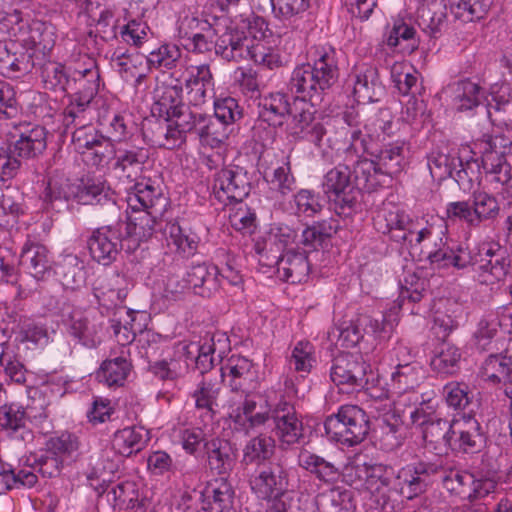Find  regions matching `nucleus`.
I'll use <instances>...</instances> for the list:
<instances>
[{
  "instance_id": "a18cd8bd",
  "label": "nucleus",
  "mask_w": 512,
  "mask_h": 512,
  "mask_svg": "<svg viewBox=\"0 0 512 512\" xmlns=\"http://www.w3.org/2000/svg\"><path fill=\"white\" fill-rule=\"evenodd\" d=\"M182 87L178 85L164 86L157 90V99L152 106V114L158 115L162 120H169L180 107L185 105L182 101Z\"/></svg>"
},
{
  "instance_id": "aec40b11",
  "label": "nucleus",
  "mask_w": 512,
  "mask_h": 512,
  "mask_svg": "<svg viewBox=\"0 0 512 512\" xmlns=\"http://www.w3.org/2000/svg\"><path fill=\"white\" fill-rule=\"evenodd\" d=\"M148 160L149 149L146 147L135 145L119 147L114 151L113 170L120 180H126L132 184L139 179Z\"/></svg>"
},
{
  "instance_id": "c85d7f7f",
  "label": "nucleus",
  "mask_w": 512,
  "mask_h": 512,
  "mask_svg": "<svg viewBox=\"0 0 512 512\" xmlns=\"http://www.w3.org/2000/svg\"><path fill=\"white\" fill-rule=\"evenodd\" d=\"M421 431L426 448L435 451L436 454L446 453L452 448L454 418L447 420L438 416Z\"/></svg>"
},
{
  "instance_id": "79ce46f5",
  "label": "nucleus",
  "mask_w": 512,
  "mask_h": 512,
  "mask_svg": "<svg viewBox=\"0 0 512 512\" xmlns=\"http://www.w3.org/2000/svg\"><path fill=\"white\" fill-rule=\"evenodd\" d=\"M63 322L70 335L78 339L82 345L92 348L99 342L95 327L90 324L83 311L73 309L67 316H64Z\"/></svg>"
},
{
  "instance_id": "de8ad7c7",
  "label": "nucleus",
  "mask_w": 512,
  "mask_h": 512,
  "mask_svg": "<svg viewBox=\"0 0 512 512\" xmlns=\"http://www.w3.org/2000/svg\"><path fill=\"white\" fill-rule=\"evenodd\" d=\"M58 275L65 289L78 290L85 285L84 265L76 256L68 255L61 261Z\"/></svg>"
},
{
  "instance_id": "8fccbe9b",
  "label": "nucleus",
  "mask_w": 512,
  "mask_h": 512,
  "mask_svg": "<svg viewBox=\"0 0 512 512\" xmlns=\"http://www.w3.org/2000/svg\"><path fill=\"white\" fill-rule=\"evenodd\" d=\"M492 4L493 0H451L450 10L455 18L472 22L484 18Z\"/></svg>"
},
{
  "instance_id": "338daca9",
  "label": "nucleus",
  "mask_w": 512,
  "mask_h": 512,
  "mask_svg": "<svg viewBox=\"0 0 512 512\" xmlns=\"http://www.w3.org/2000/svg\"><path fill=\"white\" fill-rule=\"evenodd\" d=\"M74 193V184L68 180L49 179L44 192V201L54 208L57 202L63 203L74 199Z\"/></svg>"
},
{
  "instance_id": "09e8293b",
  "label": "nucleus",
  "mask_w": 512,
  "mask_h": 512,
  "mask_svg": "<svg viewBox=\"0 0 512 512\" xmlns=\"http://www.w3.org/2000/svg\"><path fill=\"white\" fill-rule=\"evenodd\" d=\"M404 144L389 143L375 154V162L385 175H395L402 171L404 164Z\"/></svg>"
},
{
  "instance_id": "c9c22d12",
  "label": "nucleus",
  "mask_w": 512,
  "mask_h": 512,
  "mask_svg": "<svg viewBox=\"0 0 512 512\" xmlns=\"http://www.w3.org/2000/svg\"><path fill=\"white\" fill-rule=\"evenodd\" d=\"M133 190L127 197V204L131 210L146 209L165 211L167 204L166 198L159 189L154 187L149 181L133 182Z\"/></svg>"
},
{
  "instance_id": "7c9ffc66",
  "label": "nucleus",
  "mask_w": 512,
  "mask_h": 512,
  "mask_svg": "<svg viewBox=\"0 0 512 512\" xmlns=\"http://www.w3.org/2000/svg\"><path fill=\"white\" fill-rule=\"evenodd\" d=\"M234 490L226 477L207 483L202 491L203 508L209 512H225L232 508Z\"/></svg>"
},
{
  "instance_id": "f257e3e1",
  "label": "nucleus",
  "mask_w": 512,
  "mask_h": 512,
  "mask_svg": "<svg viewBox=\"0 0 512 512\" xmlns=\"http://www.w3.org/2000/svg\"><path fill=\"white\" fill-rule=\"evenodd\" d=\"M339 78L337 52L332 47L316 49L313 62L297 65L289 80L294 100L293 135L320 146L326 135V118L317 113L314 103L335 85Z\"/></svg>"
},
{
  "instance_id": "4d7b16f0",
  "label": "nucleus",
  "mask_w": 512,
  "mask_h": 512,
  "mask_svg": "<svg viewBox=\"0 0 512 512\" xmlns=\"http://www.w3.org/2000/svg\"><path fill=\"white\" fill-rule=\"evenodd\" d=\"M441 479L443 487L451 494L466 498L469 488L474 483V475L458 469L445 470L443 467V473L438 476L437 479Z\"/></svg>"
},
{
  "instance_id": "680f3d73",
  "label": "nucleus",
  "mask_w": 512,
  "mask_h": 512,
  "mask_svg": "<svg viewBox=\"0 0 512 512\" xmlns=\"http://www.w3.org/2000/svg\"><path fill=\"white\" fill-rule=\"evenodd\" d=\"M501 322L496 314L490 313L483 316L473 334L475 345L480 350H487L492 340L498 334Z\"/></svg>"
},
{
  "instance_id": "f704fd0d",
  "label": "nucleus",
  "mask_w": 512,
  "mask_h": 512,
  "mask_svg": "<svg viewBox=\"0 0 512 512\" xmlns=\"http://www.w3.org/2000/svg\"><path fill=\"white\" fill-rule=\"evenodd\" d=\"M384 87L380 81L378 69L364 66L355 74L353 94L358 103H371L378 100Z\"/></svg>"
},
{
  "instance_id": "39448f33",
  "label": "nucleus",
  "mask_w": 512,
  "mask_h": 512,
  "mask_svg": "<svg viewBox=\"0 0 512 512\" xmlns=\"http://www.w3.org/2000/svg\"><path fill=\"white\" fill-rule=\"evenodd\" d=\"M266 29L267 24L262 17H254L242 27L229 26L216 40V54L227 61L249 59L255 41L266 36Z\"/></svg>"
},
{
  "instance_id": "b1692460",
  "label": "nucleus",
  "mask_w": 512,
  "mask_h": 512,
  "mask_svg": "<svg viewBox=\"0 0 512 512\" xmlns=\"http://www.w3.org/2000/svg\"><path fill=\"white\" fill-rule=\"evenodd\" d=\"M15 42L0 41V74L16 79L30 73L34 67L33 57L26 52H16Z\"/></svg>"
},
{
  "instance_id": "774afa93",
  "label": "nucleus",
  "mask_w": 512,
  "mask_h": 512,
  "mask_svg": "<svg viewBox=\"0 0 512 512\" xmlns=\"http://www.w3.org/2000/svg\"><path fill=\"white\" fill-rule=\"evenodd\" d=\"M314 362V346L308 341L298 342L290 356V367L297 372L309 373Z\"/></svg>"
},
{
  "instance_id": "dca6fc26",
  "label": "nucleus",
  "mask_w": 512,
  "mask_h": 512,
  "mask_svg": "<svg viewBox=\"0 0 512 512\" xmlns=\"http://www.w3.org/2000/svg\"><path fill=\"white\" fill-rule=\"evenodd\" d=\"M47 129L39 124L20 123L10 134V152L21 160L36 159L47 148Z\"/></svg>"
},
{
  "instance_id": "37998d69",
  "label": "nucleus",
  "mask_w": 512,
  "mask_h": 512,
  "mask_svg": "<svg viewBox=\"0 0 512 512\" xmlns=\"http://www.w3.org/2000/svg\"><path fill=\"white\" fill-rule=\"evenodd\" d=\"M363 117V126L371 137L391 136L397 130V123L388 108H366Z\"/></svg>"
},
{
  "instance_id": "a19ab883",
  "label": "nucleus",
  "mask_w": 512,
  "mask_h": 512,
  "mask_svg": "<svg viewBox=\"0 0 512 512\" xmlns=\"http://www.w3.org/2000/svg\"><path fill=\"white\" fill-rule=\"evenodd\" d=\"M274 431L282 450L301 445L305 440V428L299 415L274 421Z\"/></svg>"
},
{
  "instance_id": "5fc2aeb1",
  "label": "nucleus",
  "mask_w": 512,
  "mask_h": 512,
  "mask_svg": "<svg viewBox=\"0 0 512 512\" xmlns=\"http://www.w3.org/2000/svg\"><path fill=\"white\" fill-rule=\"evenodd\" d=\"M131 370V364L120 356L101 364L97 377L108 386H122Z\"/></svg>"
},
{
  "instance_id": "473e14b6",
  "label": "nucleus",
  "mask_w": 512,
  "mask_h": 512,
  "mask_svg": "<svg viewBox=\"0 0 512 512\" xmlns=\"http://www.w3.org/2000/svg\"><path fill=\"white\" fill-rule=\"evenodd\" d=\"M28 417L24 407L16 403L0 406V427L10 437L21 441L32 440V431L27 427Z\"/></svg>"
},
{
  "instance_id": "bb28decb",
  "label": "nucleus",
  "mask_w": 512,
  "mask_h": 512,
  "mask_svg": "<svg viewBox=\"0 0 512 512\" xmlns=\"http://www.w3.org/2000/svg\"><path fill=\"white\" fill-rule=\"evenodd\" d=\"M274 266L283 279L292 284L304 282L309 277L310 263L306 251L289 249L277 257Z\"/></svg>"
},
{
  "instance_id": "c756f323",
  "label": "nucleus",
  "mask_w": 512,
  "mask_h": 512,
  "mask_svg": "<svg viewBox=\"0 0 512 512\" xmlns=\"http://www.w3.org/2000/svg\"><path fill=\"white\" fill-rule=\"evenodd\" d=\"M299 467L325 484H334L340 479V467L324 457L302 448L297 456Z\"/></svg>"
},
{
  "instance_id": "7ed1b4c3",
  "label": "nucleus",
  "mask_w": 512,
  "mask_h": 512,
  "mask_svg": "<svg viewBox=\"0 0 512 512\" xmlns=\"http://www.w3.org/2000/svg\"><path fill=\"white\" fill-rule=\"evenodd\" d=\"M169 120L149 122L145 134L150 133V141L160 148L174 149L186 141L190 132H198L204 121V114L197 112L189 104L180 105Z\"/></svg>"
},
{
  "instance_id": "72a5a7b5",
  "label": "nucleus",
  "mask_w": 512,
  "mask_h": 512,
  "mask_svg": "<svg viewBox=\"0 0 512 512\" xmlns=\"http://www.w3.org/2000/svg\"><path fill=\"white\" fill-rule=\"evenodd\" d=\"M370 325L373 332L379 331V322L367 315H358L350 320H343L331 334L337 336V341L344 348L355 347L363 338L365 327Z\"/></svg>"
},
{
  "instance_id": "69168bd1",
  "label": "nucleus",
  "mask_w": 512,
  "mask_h": 512,
  "mask_svg": "<svg viewBox=\"0 0 512 512\" xmlns=\"http://www.w3.org/2000/svg\"><path fill=\"white\" fill-rule=\"evenodd\" d=\"M180 57L181 51L176 45L164 44L149 52L147 62L155 68L172 69Z\"/></svg>"
},
{
  "instance_id": "a211bd4d",
  "label": "nucleus",
  "mask_w": 512,
  "mask_h": 512,
  "mask_svg": "<svg viewBox=\"0 0 512 512\" xmlns=\"http://www.w3.org/2000/svg\"><path fill=\"white\" fill-rule=\"evenodd\" d=\"M396 473L383 464H371L366 488L371 491L375 503L382 512H395L394 483Z\"/></svg>"
},
{
  "instance_id": "864d4df0",
  "label": "nucleus",
  "mask_w": 512,
  "mask_h": 512,
  "mask_svg": "<svg viewBox=\"0 0 512 512\" xmlns=\"http://www.w3.org/2000/svg\"><path fill=\"white\" fill-rule=\"evenodd\" d=\"M74 69L60 63H48L42 69V79L47 89L69 94Z\"/></svg>"
},
{
  "instance_id": "e2e57ef3",
  "label": "nucleus",
  "mask_w": 512,
  "mask_h": 512,
  "mask_svg": "<svg viewBox=\"0 0 512 512\" xmlns=\"http://www.w3.org/2000/svg\"><path fill=\"white\" fill-rule=\"evenodd\" d=\"M86 11L91 19L96 20V36H99L106 42L116 38L114 13L110 9L101 10L97 17L93 3L87 1Z\"/></svg>"
},
{
  "instance_id": "ea45409f",
  "label": "nucleus",
  "mask_w": 512,
  "mask_h": 512,
  "mask_svg": "<svg viewBox=\"0 0 512 512\" xmlns=\"http://www.w3.org/2000/svg\"><path fill=\"white\" fill-rule=\"evenodd\" d=\"M352 174L358 197L362 191L368 193L375 191L382 184L381 177L385 176L375 160L367 158L358 159L354 162Z\"/></svg>"
},
{
  "instance_id": "58836bf2",
  "label": "nucleus",
  "mask_w": 512,
  "mask_h": 512,
  "mask_svg": "<svg viewBox=\"0 0 512 512\" xmlns=\"http://www.w3.org/2000/svg\"><path fill=\"white\" fill-rule=\"evenodd\" d=\"M148 432L143 427H126L114 433L112 450L116 454L129 457L140 452L148 440Z\"/></svg>"
},
{
  "instance_id": "393cba45",
  "label": "nucleus",
  "mask_w": 512,
  "mask_h": 512,
  "mask_svg": "<svg viewBox=\"0 0 512 512\" xmlns=\"http://www.w3.org/2000/svg\"><path fill=\"white\" fill-rule=\"evenodd\" d=\"M20 265L36 280H45L52 274V261L48 249L34 242L26 243L20 254Z\"/></svg>"
},
{
  "instance_id": "bf43d9fd",
  "label": "nucleus",
  "mask_w": 512,
  "mask_h": 512,
  "mask_svg": "<svg viewBox=\"0 0 512 512\" xmlns=\"http://www.w3.org/2000/svg\"><path fill=\"white\" fill-rule=\"evenodd\" d=\"M227 126L213 116L204 115V121L198 126L197 135L203 143L218 147L228 138Z\"/></svg>"
},
{
  "instance_id": "cd10ccee",
  "label": "nucleus",
  "mask_w": 512,
  "mask_h": 512,
  "mask_svg": "<svg viewBox=\"0 0 512 512\" xmlns=\"http://www.w3.org/2000/svg\"><path fill=\"white\" fill-rule=\"evenodd\" d=\"M274 454L275 440L267 434H259L244 446L241 465L245 470H258L271 462Z\"/></svg>"
},
{
  "instance_id": "9b49d317",
  "label": "nucleus",
  "mask_w": 512,
  "mask_h": 512,
  "mask_svg": "<svg viewBox=\"0 0 512 512\" xmlns=\"http://www.w3.org/2000/svg\"><path fill=\"white\" fill-rule=\"evenodd\" d=\"M114 223L95 229L87 240V247L92 259L104 266L116 260L126 241L124 222L114 219Z\"/></svg>"
},
{
  "instance_id": "4468645a",
  "label": "nucleus",
  "mask_w": 512,
  "mask_h": 512,
  "mask_svg": "<svg viewBox=\"0 0 512 512\" xmlns=\"http://www.w3.org/2000/svg\"><path fill=\"white\" fill-rule=\"evenodd\" d=\"M412 218L394 205L384 206L373 218L375 229L405 248L413 247Z\"/></svg>"
},
{
  "instance_id": "5701e85b",
  "label": "nucleus",
  "mask_w": 512,
  "mask_h": 512,
  "mask_svg": "<svg viewBox=\"0 0 512 512\" xmlns=\"http://www.w3.org/2000/svg\"><path fill=\"white\" fill-rule=\"evenodd\" d=\"M394 351L398 363L391 375V386L397 393L401 394L419 386L424 379V370L420 363L416 361L406 362L399 358L400 354L408 353L407 347L399 345Z\"/></svg>"
},
{
  "instance_id": "2f4dec72",
  "label": "nucleus",
  "mask_w": 512,
  "mask_h": 512,
  "mask_svg": "<svg viewBox=\"0 0 512 512\" xmlns=\"http://www.w3.org/2000/svg\"><path fill=\"white\" fill-rule=\"evenodd\" d=\"M258 107V122H266L273 127L282 126L287 116L295 113V107H291L288 97L282 93L263 97Z\"/></svg>"
},
{
  "instance_id": "3c124183",
  "label": "nucleus",
  "mask_w": 512,
  "mask_h": 512,
  "mask_svg": "<svg viewBox=\"0 0 512 512\" xmlns=\"http://www.w3.org/2000/svg\"><path fill=\"white\" fill-rule=\"evenodd\" d=\"M318 512H353L352 493L348 490L330 489L318 495Z\"/></svg>"
},
{
  "instance_id": "0eeeda50",
  "label": "nucleus",
  "mask_w": 512,
  "mask_h": 512,
  "mask_svg": "<svg viewBox=\"0 0 512 512\" xmlns=\"http://www.w3.org/2000/svg\"><path fill=\"white\" fill-rule=\"evenodd\" d=\"M442 473L441 464L428 461H417L399 469L394 483L395 509L399 505L400 497L408 500L418 497L425 493Z\"/></svg>"
},
{
  "instance_id": "9d476101",
  "label": "nucleus",
  "mask_w": 512,
  "mask_h": 512,
  "mask_svg": "<svg viewBox=\"0 0 512 512\" xmlns=\"http://www.w3.org/2000/svg\"><path fill=\"white\" fill-rule=\"evenodd\" d=\"M251 488L263 498H278L294 489L293 474L284 462L271 461L250 476Z\"/></svg>"
},
{
  "instance_id": "0e129e2a",
  "label": "nucleus",
  "mask_w": 512,
  "mask_h": 512,
  "mask_svg": "<svg viewBox=\"0 0 512 512\" xmlns=\"http://www.w3.org/2000/svg\"><path fill=\"white\" fill-rule=\"evenodd\" d=\"M192 348H196L194 343H179L176 346L174 356L171 359L166 360L167 366L169 367V370H171L175 382L188 372L190 362H192L194 357V351H192Z\"/></svg>"
},
{
  "instance_id": "c03bdc74",
  "label": "nucleus",
  "mask_w": 512,
  "mask_h": 512,
  "mask_svg": "<svg viewBox=\"0 0 512 512\" xmlns=\"http://www.w3.org/2000/svg\"><path fill=\"white\" fill-rule=\"evenodd\" d=\"M458 165H461V161L458 157L442 151H432L428 156L430 173L434 179L440 181L449 177L460 181L462 179V173L466 174V172L463 169L456 170Z\"/></svg>"
},
{
  "instance_id": "a878e982",
  "label": "nucleus",
  "mask_w": 512,
  "mask_h": 512,
  "mask_svg": "<svg viewBox=\"0 0 512 512\" xmlns=\"http://www.w3.org/2000/svg\"><path fill=\"white\" fill-rule=\"evenodd\" d=\"M164 211L138 209L132 210V214L128 216L124 222L123 228L126 240L131 239L138 244L140 241H146L155 232L157 220L162 216Z\"/></svg>"
},
{
  "instance_id": "4c0bfd02",
  "label": "nucleus",
  "mask_w": 512,
  "mask_h": 512,
  "mask_svg": "<svg viewBox=\"0 0 512 512\" xmlns=\"http://www.w3.org/2000/svg\"><path fill=\"white\" fill-rule=\"evenodd\" d=\"M253 364L250 360L242 356H231L224 367L221 368L222 375L228 372L230 378L229 386L232 391L242 392L244 397L246 394H252L249 392L250 382L253 379L252 372Z\"/></svg>"
},
{
  "instance_id": "e433bc0d",
  "label": "nucleus",
  "mask_w": 512,
  "mask_h": 512,
  "mask_svg": "<svg viewBox=\"0 0 512 512\" xmlns=\"http://www.w3.org/2000/svg\"><path fill=\"white\" fill-rule=\"evenodd\" d=\"M100 75L97 67L74 69L69 85L71 98L91 103L99 89Z\"/></svg>"
},
{
  "instance_id": "f8f14e48",
  "label": "nucleus",
  "mask_w": 512,
  "mask_h": 512,
  "mask_svg": "<svg viewBox=\"0 0 512 512\" xmlns=\"http://www.w3.org/2000/svg\"><path fill=\"white\" fill-rule=\"evenodd\" d=\"M213 193L224 205L240 203L250 193L248 172L238 165L223 166L213 175Z\"/></svg>"
},
{
  "instance_id": "052dcab7",
  "label": "nucleus",
  "mask_w": 512,
  "mask_h": 512,
  "mask_svg": "<svg viewBox=\"0 0 512 512\" xmlns=\"http://www.w3.org/2000/svg\"><path fill=\"white\" fill-rule=\"evenodd\" d=\"M443 395L448 407L454 410L463 411L468 408L473 401V394L468 384L464 382L452 381L443 387Z\"/></svg>"
},
{
  "instance_id": "f03ea898",
  "label": "nucleus",
  "mask_w": 512,
  "mask_h": 512,
  "mask_svg": "<svg viewBox=\"0 0 512 512\" xmlns=\"http://www.w3.org/2000/svg\"><path fill=\"white\" fill-rule=\"evenodd\" d=\"M511 261L506 250L497 244L482 243L473 247L456 246V268H477L478 280L492 285L504 280L509 272Z\"/></svg>"
},
{
  "instance_id": "f3484780",
  "label": "nucleus",
  "mask_w": 512,
  "mask_h": 512,
  "mask_svg": "<svg viewBox=\"0 0 512 512\" xmlns=\"http://www.w3.org/2000/svg\"><path fill=\"white\" fill-rule=\"evenodd\" d=\"M453 107L459 113L473 112L480 114L481 120L487 123L490 109L487 107V92L485 88L468 79L453 85Z\"/></svg>"
},
{
  "instance_id": "ddd939ff",
  "label": "nucleus",
  "mask_w": 512,
  "mask_h": 512,
  "mask_svg": "<svg viewBox=\"0 0 512 512\" xmlns=\"http://www.w3.org/2000/svg\"><path fill=\"white\" fill-rule=\"evenodd\" d=\"M112 451L104 450L101 458L105 463L100 467L96 465L94 472L88 475L90 485L98 491L99 497L105 499L107 502L113 504L114 507L118 506L120 509L127 506L135 499L134 484L130 482H122L117 484H101L100 487L94 486L93 481L96 478L102 477L103 483L107 481L106 474H113L118 470V463L110 459Z\"/></svg>"
},
{
  "instance_id": "6e6552de",
  "label": "nucleus",
  "mask_w": 512,
  "mask_h": 512,
  "mask_svg": "<svg viewBox=\"0 0 512 512\" xmlns=\"http://www.w3.org/2000/svg\"><path fill=\"white\" fill-rule=\"evenodd\" d=\"M323 191L333 201L338 215L349 216L358 206V191L353 183L352 169L348 164L340 163L324 176Z\"/></svg>"
},
{
  "instance_id": "1a4fd4ad",
  "label": "nucleus",
  "mask_w": 512,
  "mask_h": 512,
  "mask_svg": "<svg viewBox=\"0 0 512 512\" xmlns=\"http://www.w3.org/2000/svg\"><path fill=\"white\" fill-rule=\"evenodd\" d=\"M74 200L82 205L96 206L95 214L102 221H113L121 216L115 193L104 181L88 178L74 184Z\"/></svg>"
},
{
  "instance_id": "2eb2a0df",
  "label": "nucleus",
  "mask_w": 512,
  "mask_h": 512,
  "mask_svg": "<svg viewBox=\"0 0 512 512\" xmlns=\"http://www.w3.org/2000/svg\"><path fill=\"white\" fill-rule=\"evenodd\" d=\"M370 365L360 354L341 353L332 360L330 378L334 384L347 391L359 390L368 384Z\"/></svg>"
},
{
  "instance_id": "603ef678",
  "label": "nucleus",
  "mask_w": 512,
  "mask_h": 512,
  "mask_svg": "<svg viewBox=\"0 0 512 512\" xmlns=\"http://www.w3.org/2000/svg\"><path fill=\"white\" fill-rule=\"evenodd\" d=\"M417 16L419 25L435 33L446 18V5L443 0H425L419 5Z\"/></svg>"
},
{
  "instance_id": "423d86ee",
  "label": "nucleus",
  "mask_w": 512,
  "mask_h": 512,
  "mask_svg": "<svg viewBox=\"0 0 512 512\" xmlns=\"http://www.w3.org/2000/svg\"><path fill=\"white\" fill-rule=\"evenodd\" d=\"M326 435L349 447L362 443L368 436L370 421L366 412L357 405H343L336 414L324 422Z\"/></svg>"
},
{
  "instance_id": "412c9836",
  "label": "nucleus",
  "mask_w": 512,
  "mask_h": 512,
  "mask_svg": "<svg viewBox=\"0 0 512 512\" xmlns=\"http://www.w3.org/2000/svg\"><path fill=\"white\" fill-rule=\"evenodd\" d=\"M207 468L212 474L225 477L233 470L237 460V447L230 440L212 438L204 444Z\"/></svg>"
},
{
  "instance_id": "4be33fe9",
  "label": "nucleus",
  "mask_w": 512,
  "mask_h": 512,
  "mask_svg": "<svg viewBox=\"0 0 512 512\" xmlns=\"http://www.w3.org/2000/svg\"><path fill=\"white\" fill-rule=\"evenodd\" d=\"M486 436L481 424L471 415L463 414L454 418V433L451 449H459L465 453H476L485 446Z\"/></svg>"
},
{
  "instance_id": "20e7f679",
  "label": "nucleus",
  "mask_w": 512,
  "mask_h": 512,
  "mask_svg": "<svg viewBox=\"0 0 512 512\" xmlns=\"http://www.w3.org/2000/svg\"><path fill=\"white\" fill-rule=\"evenodd\" d=\"M298 415L293 404L286 400H280L271 411L268 402L258 394H246L239 405L232 407L230 418L242 431L248 433L250 430L264 426L272 418L280 420Z\"/></svg>"
},
{
  "instance_id": "6ab92c4d",
  "label": "nucleus",
  "mask_w": 512,
  "mask_h": 512,
  "mask_svg": "<svg viewBox=\"0 0 512 512\" xmlns=\"http://www.w3.org/2000/svg\"><path fill=\"white\" fill-rule=\"evenodd\" d=\"M296 238L297 231L287 224L279 223L271 226L267 237L262 242H256L254 247L255 252L260 256V263L263 266L274 267L277 257L284 254Z\"/></svg>"
},
{
  "instance_id": "13d9d810",
  "label": "nucleus",
  "mask_w": 512,
  "mask_h": 512,
  "mask_svg": "<svg viewBox=\"0 0 512 512\" xmlns=\"http://www.w3.org/2000/svg\"><path fill=\"white\" fill-rule=\"evenodd\" d=\"M472 199L477 226L484 221L494 220L498 217L500 206L495 196L485 191H474Z\"/></svg>"
},
{
  "instance_id": "6e6d98bb",
  "label": "nucleus",
  "mask_w": 512,
  "mask_h": 512,
  "mask_svg": "<svg viewBox=\"0 0 512 512\" xmlns=\"http://www.w3.org/2000/svg\"><path fill=\"white\" fill-rule=\"evenodd\" d=\"M484 374L493 383L512 385V360L501 354H491L484 362Z\"/></svg>"
},
{
  "instance_id": "49530a36",
  "label": "nucleus",
  "mask_w": 512,
  "mask_h": 512,
  "mask_svg": "<svg viewBox=\"0 0 512 512\" xmlns=\"http://www.w3.org/2000/svg\"><path fill=\"white\" fill-rule=\"evenodd\" d=\"M461 356L458 347L443 341V343L436 348L430 365L437 373L454 375L460 368Z\"/></svg>"
}]
</instances>
